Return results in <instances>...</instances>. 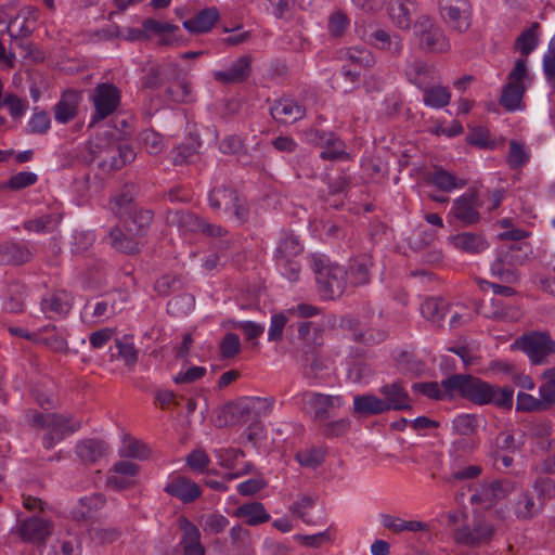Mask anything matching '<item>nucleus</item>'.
<instances>
[{
	"mask_svg": "<svg viewBox=\"0 0 555 555\" xmlns=\"http://www.w3.org/2000/svg\"><path fill=\"white\" fill-rule=\"evenodd\" d=\"M449 393L476 404H492L500 409L513 408L514 389L509 386L499 387L470 374H454L441 380Z\"/></svg>",
	"mask_w": 555,
	"mask_h": 555,
	"instance_id": "1",
	"label": "nucleus"
},
{
	"mask_svg": "<svg viewBox=\"0 0 555 555\" xmlns=\"http://www.w3.org/2000/svg\"><path fill=\"white\" fill-rule=\"evenodd\" d=\"M91 162L98 160V166L104 171L117 170L135 158L131 145L124 143L113 134L96 135L88 142Z\"/></svg>",
	"mask_w": 555,
	"mask_h": 555,
	"instance_id": "2",
	"label": "nucleus"
},
{
	"mask_svg": "<svg viewBox=\"0 0 555 555\" xmlns=\"http://www.w3.org/2000/svg\"><path fill=\"white\" fill-rule=\"evenodd\" d=\"M311 268L315 274L318 293L325 300L339 298L348 286V272L338 263L331 262L322 254L309 256Z\"/></svg>",
	"mask_w": 555,
	"mask_h": 555,
	"instance_id": "3",
	"label": "nucleus"
},
{
	"mask_svg": "<svg viewBox=\"0 0 555 555\" xmlns=\"http://www.w3.org/2000/svg\"><path fill=\"white\" fill-rule=\"evenodd\" d=\"M414 35L418 40L420 48L426 52L446 53L451 48L443 29L427 15H422L416 20Z\"/></svg>",
	"mask_w": 555,
	"mask_h": 555,
	"instance_id": "4",
	"label": "nucleus"
},
{
	"mask_svg": "<svg viewBox=\"0 0 555 555\" xmlns=\"http://www.w3.org/2000/svg\"><path fill=\"white\" fill-rule=\"evenodd\" d=\"M208 204L214 211L221 209L225 212L232 211L240 222H246L249 217L245 201L240 197L235 189L224 184L216 185L210 190Z\"/></svg>",
	"mask_w": 555,
	"mask_h": 555,
	"instance_id": "5",
	"label": "nucleus"
},
{
	"mask_svg": "<svg viewBox=\"0 0 555 555\" xmlns=\"http://www.w3.org/2000/svg\"><path fill=\"white\" fill-rule=\"evenodd\" d=\"M527 64L524 59L517 60L513 70L507 76L500 98V104L508 112L522 108V98L526 92L524 79L527 76Z\"/></svg>",
	"mask_w": 555,
	"mask_h": 555,
	"instance_id": "6",
	"label": "nucleus"
},
{
	"mask_svg": "<svg viewBox=\"0 0 555 555\" xmlns=\"http://www.w3.org/2000/svg\"><path fill=\"white\" fill-rule=\"evenodd\" d=\"M90 100L94 111L90 127L114 114L120 105L121 92L111 82L99 83L91 92Z\"/></svg>",
	"mask_w": 555,
	"mask_h": 555,
	"instance_id": "7",
	"label": "nucleus"
},
{
	"mask_svg": "<svg viewBox=\"0 0 555 555\" xmlns=\"http://www.w3.org/2000/svg\"><path fill=\"white\" fill-rule=\"evenodd\" d=\"M517 343L533 364L547 363V358L555 354V340L547 332H533L524 335Z\"/></svg>",
	"mask_w": 555,
	"mask_h": 555,
	"instance_id": "8",
	"label": "nucleus"
},
{
	"mask_svg": "<svg viewBox=\"0 0 555 555\" xmlns=\"http://www.w3.org/2000/svg\"><path fill=\"white\" fill-rule=\"evenodd\" d=\"M439 13L443 22L460 34L470 27L472 7L468 0H439Z\"/></svg>",
	"mask_w": 555,
	"mask_h": 555,
	"instance_id": "9",
	"label": "nucleus"
},
{
	"mask_svg": "<svg viewBox=\"0 0 555 555\" xmlns=\"http://www.w3.org/2000/svg\"><path fill=\"white\" fill-rule=\"evenodd\" d=\"M494 534L492 524L483 519L467 520L454 529V540L457 544L467 546H479L488 543Z\"/></svg>",
	"mask_w": 555,
	"mask_h": 555,
	"instance_id": "10",
	"label": "nucleus"
},
{
	"mask_svg": "<svg viewBox=\"0 0 555 555\" xmlns=\"http://www.w3.org/2000/svg\"><path fill=\"white\" fill-rule=\"evenodd\" d=\"M179 526L182 535L179 543L168 555H206V548L201 541L199 529L185 517L180 518Z\"/></svg>",
	"mask_w": 555,
	"mask_h": 555,
	"instance_id": "11",
	"label": "nucleus"
},
{
	"mask_svg": "<svg viewBox=\"0 0 555 555\" xmlns=\"http://www.w3.org/2000/svg\"><path fill=\"white\" fill-rule=\"evenodd\" d=\"M304 408L313 413L315 420L324 421L331 416V412L344 405L340 396L324 395L321 392L306 391L300 395Z\"/></svg>",
	"mask_w": 555,
	"mask_h": 555,
	"instance_id": "12",
	"label": "nucleus"
},
{
	"mask_svg": "<svg viewBox=\"0 0 555 555\" xmlns=\"http://www.w3.org/2000/svg\"><path fill=\"white\" fill-rule=\"evenodd\" d=\"M31 424L47 428L57 436L62 435L63 438L74 434L81 427L80 421L56 413H35L31 417Z\"/></svg>",
	"mask_w": 555,
	"mask_h": 555,
	"instance_id": "13",
	"label": "nucleus"
},
{
	"mask_svg": "<svg viewBox=\"0 0 555 555\" xmlns=\"http://www.w3.org/2000/svg\"><path fill=\"white\" fill-rule=\"evenodd\" d=\"M479 206L478 192L470 189L453 201L450 214L464 225H470L477 223L480 219Z\"/></svg>",
	"mask_w": 555,
	"mask_h": 555,
	"instance_id": "14",
	"label": "nucleus"
},
{
	"mask_svg": "<svg viewBox=\"0 0 555 555\" xmlns=\"http://www.w3.org/2000/svg\"><path fill=\"white\" fill-rule=\"evenodd\" d=\"M509 489L511 482L507 480L483 482L475 489L469 501L472 504H480L483 508H491L507 495Z\"/></svg>",
	"mask_w": 555,
	"mask_h": 555,
	"instance_id": "15",
	"label": "nucleus"
},
{
	"mask_svg": "<svg viewBox=\"0 0 555 555\" xmlns=\"http://www.w3.org/2000/svg\"><path fill=\"white\" fill-rule=\"evenodd\" d=\"M307 139L309 142L324 147L320 153L323 159L337 160L347 155L341 140L334 132L311 129L307 132Z\"/></svg>",
	"mask_w": 555,
	"mask_h": 555,
	"instance_id": "16",
	"label": "nucleus"
},
{
	"mask_svg": "<svg viewBox=\"0 0 555 555\" xmlns=\"http://www.w3.org/2000/svg\"><path fill=\"white\" fill-rule=\"evenodd\" d=\"M251 64L253 57L250 55H242L232 62L229 68L212 72V77L222 85L242 83L249 78Z\"/></svg>",
	"mask_w": 555,
	"mask_h": 555,
	"instance_id": "17",
	"label": "nucleus"
},
{
	"mask_svg": "<svg viewBox=\"0 0 555 555\" xmlns=\"http://www.w3.org/2000/svg\"><path fill=\"white\" fill-rule=\"evenodd\" d=\"M379 393L383 396L387 412L411 410V398L401 380L380 386Z\"/></svg>",
	"mask_w": 555,
	"mask_h": 555,
	"instance_id": "18",
	"label": "nucleus"
},
{
	"mask_svg": "<svg viewBox=\"0 0 555 555\" xmlns=\"http://www.w3.org/2000/svg\"><path fill=\"white\" fill-rule=\"evenodd\" d=\"M18 533L23 541L40 544L51 535L52 522L34 516L21 522Z\"/></svg>",
	"mask_w": 555,
	"mask_h": 555,
	"instance_id": "19",
	"label": "nucleus"
},
{
	"mask_svg": "<svg viewBox=\"0 0 555 555\" xmlns=\"http://www.w3.org/2000/svg\"><path fill=\"white\" fill-rule=\"evenodd\" d=\"M270 114L280 124H294L306 115L305 106L293 99L276 100L270 107Z\"/></svg>",
	"mask_w": 555,
	"mask_h": 555,
	"instance_id": "20",
	"label": "nucleus"
},
{
	"mask_svg": "<svg viewBox=\"0 0 555 555\" xmlns=\"http://www.w3.org/2000/svg\"><path fill=\"white\" fill-rule=\"evenodd\" d=\"M33 258L30 247L22 242L7 241L0 244V264L22 266Z\"/></svg>",
	"mask_w": 555,
	"mask_h": 555,
	"instance_id": "21",
	"label": "nucleus"
},
{
	"mask_svg": "<svg viewBox=\"0 0 555 555\" xmlns=\"http://www.w3.org/2000/svg\"><path fill=\"white\" fill-rule=\"evenodd\" d=\"M169 495L179 499L183 503H192L202 495L201 487L184 476L172 478L164 488Z\"/></svg>",
	"mask_w": 555,
	"mask_h": 555,
	"instance_id": "22",
	"label": "nucleus"
},
{
	"mask_svg": "<svg viewBox=\"0 0 555 555\" xmlns=\"http://www.w3.org/2000/svg\"><path fill=\"white\" fill-rule=\"evenodd\" d=\"M138 192L135 184H125L120 192L109 199V210L119 219L130 216L137 208L134 199Z\"/></svg>",
	"mask_w": 555,
	"mask_h": 555,
	"instance_id": "23",
	"label": "nucleus"
},
{
	"mask_svg": "<svg viewBox=\"0 0 555 555\" xmlns=\"http://www.w3.org/2000/svg\"><path fill=\"white\" fill-rule=\"evenodd\" d=\"M220 14L216 7L205 8L192 17L183 21V27L193 35L206 34L219 21Z\"/></svg>",
	"mask_w": 555,
	"mask_h": 555,
	"instance_id": "24",
	"label": "nucleus"
},
{
	"mask_svg": "<svg viewBox=\"0 0 555 555\" xmlns=\"http://www.w3.org/2000/svg\"><path fill=\"white\" fill-rule=\"evenodd\" d=\"M108 452V444L101 439H83L75 448L76 455L85 464H95Z\"/></svg>",
	"mask_w": 555,
	"mask_h": 555,
	"instance_id": "25",
	"label": "nucleus"
},
{
	"mask_svg": "<svg viewBox=\"0 0 555 555\" xmlns=\"http://www.w3.org/2000/svg\"><path fill=\"white\" fill-rule=\"evenodd\" d=\"M416 10L417 4L413 0H396L389 3L388 15L396 27L409 30L412 24V15Z\"/></svg>",
	"mask_w": 555,
	"mask_h": 555,
	"instance_id": "26",
	"label": "nucleus"
},
{
	"mask_svg": "<svg viewBox=\"0 0 555 555\" xmlns=\"http://www.w3.org/2000/svg\"><path fill=\"white\" fill-rule=\"evenodd\" d=\"M373 257L369 254L359 255L350 260L348 272V284L352 286L365 285L371 280Z\"/></svg>",
	"mask_w": 555,
	"mask_h": 555,
	"instance_id": "27",
	"label": "nucleus"
},
{
	"mask_svg": "<svg viewBox=\"0 0 555 555\" xmlns=\"http://www.w3.org/2000/svg\"><path fill=\"white\" fill-rule=\"evenodd\" d=\"M408 80L420 89L428 87L436 78V69L422 60L408 62L404 69Z\"/></svg>",
	"mask_w": 555,
	"mask_h": 555,
	"instance_id": "28",
	"label": "nucleus"
},
{
	"mask_svg": "<svg viewBox=\"0 0 555 555\" xmlns=\"http://www.w3.org/2000/svg\"><path fill=\"white\" fill-rule=\"evenodd\" d=\"M40 306L42 312L50 319L54 315L64 317L72 308V299L65 291H56L44 296Z\"/></svg>",
	"mask_w": 555,
	"mask_h": 555,
	"instance_id": "29",
	"label": "nucleus"
},
{
	"mask_svg": "<svg viewBox=\"0 0 555 555\" xmlns=\"http://www.w3.org/2000/svg\"><path fill=\"white\" fill-rule=\"evenodd\" d=\"M302 249L298 237L294 233L284 231L281 233L273 254L274 262L285 263V260L296 259L302 253Z\"/></svg>",
	"mask_w": 555,
	"mask_h": 555,
	"instance_id": "30",
	"label": "nucleus"
},
{
	"mask_svg": "<svg viewBox=\"0 0 555 555\" xmlns=\"http://www.w3.org/2000/svg\"><path fill=\"white\" fill-rule=\"evenodd\" d=\"M62 219L63 212L61 209L54 208L49 214L24 221L23 228L34 233H52L57 230Z\"/></svg>",
	"mask_w": 555,
	"mask_h": 555,
	"instance_id": "31",
	"label": "nucleus"
},
{
	"mask_svg": "<svg viewBox=\"0 0 555 555\" xmlns=\"http://www.w3.org/2000/svg\"><path fill=\"white\" fill-rule=\"evenodd\" d=\"M79 94L74 90L63 92L60 101L54 105V118L60 124H67L78 113Z\"/></svg>",
	"mask_w": 555,
	"mask_h": 555,
	"instance_id": "32",
	"label": "nucleus"
},
{
	"mask_svg": "<svg viewBox=\"0 0 555 555\" xmlns=\"http://www.w3.org/2000/svg\"><path fill=\"white\" fill-rule=\"evenodd\" d=\"M544 508V502L534 500L529 491H522L518 494L513 505V511L517 519L531 520L538 516Z\"/></svg>",
	"mask_w": 555,
	"mask_h": 555,
	"instance_id": "33",
	"label": "nucleus"
},
{
	"mask_svg": "<svg viewBox=\"0 0 555 555\" xmlns=\"http://www.w3.org/2000/svg\"><path fill=\"white\" fill-rule=\"evenodd\" d=\"M370 43L378 50L385 51L392 56L401 55L403 42L400 35L389 34L384 29H377L370 35Z\"/></svg>",
	"mask_w": 555,
	"mask_h": 555,
	"instance_id": "34",
	"label": "nucleus"
},
{
	"mask_svg": "<svg viewBox=\"0 0 555 555\" xmlns=\"http://www.w3.org/2000/svg\"><path fill=\"white\" fill-rule=\"evenodd\" d=\"M36 344L42 345L54 352L67 353L68 343L63 332L55 326H46L37 332Z\"/></svg>",
	"mask_w": 555,
	"mask_h": 555,
	"instance_id": "35",
	"label": "nucleus"
},
{
	"mask_svg": "<svg viewBox=\"0 0 555 555\" xmlns=\"http://www.w3.org/2000/svg\"><path fill=\"white\" fill-rule=\"evenodd\" d=\"M426 183L436 186L439 191L450 193L455 189L463 188L466 182L457 179L454 175L443 169L436 168L434 171L426 172L424 176Z\"/></svg>",
	"mask_w": 555,
	"mask_h": 555,
	"instance_id": "36",
	"label": "nucleus"
},
{
	"mask_svg": "<svg viewBox=\"0 0 555 555\" xmlns=\"http://www.w3.org/2000/svg\"><path fill=\"white\" fill-rule=\"evenodd\" d=\"M204 218L189 211L176 210L167 216L170 225L177 227L182 232L199 233Z\"/></svg>",
	"mask_w": 555,
	"mask_h": 555,
	"instance_id": "37",
	"label": "nucleus"
},
{
	"mask_svg": "<svg viewBox=\"0 0 555 555\" xmlns=\"http://www.w3.org/2000/svg\"><path fill=\"white\" fill-rule=\"evenodd\" d=\"M138 237L134 234L127 235L119 228H114L108 233V243L120 253L133 255L141 249V243Z\"/></svg>",
	"mask_w": 555,
	"mask_h": 555,
	"instance_id": "38",
	"label": "nucleus"
},
{
	"mask_svg": "<svg viewBox=\"0 0 555 555\" xmlns=\"http://www.w3.org/2000/svg\"><path fill=\"white\" fill-rule=\"evenodd\" d=\"M449 308V302L443 298L430 297L421 305V313L426 320L441 326Z\"/></svg>",
	"mask_w": 555,
	"mask_h": 555,
	"instance_id": "39",
	"label": "nucleus"
},
{
	"mask_svg": "<svg viewBox=\"0 0 555 555\" xmlns=\"http://www.w3.org/2000/svg\"><path fill=\"white\" fill-rule=\"evenodd\" d=\"M234 515L244 518L249 526H258L270 520V515L261 502H250L238 506Z\"/></svg>",
	"mask_w": 555,
	"mask_h": 555,
	"instance_id": "40",
	"label": "nucleus"
},
{
	"mask_svg": "<svg viewBox=\"0 0 555 555\" xmlns=\"http://www.w3.org/2000/svg\"><path fill=\"white\" fill-rule=\"evenodd\" d=\"M353 412L359 415H378L387 412L382 398L372 393L360 395L353 398Z\"/></svg>",
	"mask_w": 555,
	"mask_h": 555,
	"instance_id": "41",
	"label": "nucleus"
},
{
	"mask_svg": "<svg viewBox=\"0 0 555 555\" xmlns=\"http://www.w3.org/2000/svg\"><path fill=\"white\" fill-rule=\"evenodd\" d=\"M301 369L304 377L317 379L327 369V364L315 349H308L301 357Z\"/></svg>",
	"mask_w": 555,
	"mask_h": 555,
	"instance_id": "42",
	"label": "nucleus"
},
{
	"mask_svg": "<svg viewBox=\"0 0 555 555\" xmlns=\"http://www.w3.org/2000/svg\"><path fill=\"white\" fill-rule=\"evenodd\" d=\"M453 243L457 249L469 254H479L489 246L482 235L469 232L455 235Z\"/></svg>",
	"mask_w": 555,
	"mask_h": 555,
	"instance_id": "43",
	"label": "nucleus"
},
{
	"mask_svg": "<svg viewBox=\"0 0 555 555\" xmlns=\"http://www.w3.org/2000/svg\"><path fill=\"white\" fill-rule=\"evenodd\" d=\"M26 291V285L20 281L9 283L7 288V309L16 313L24 311Z\"/></svg>",
	"mask_w": 555,
	"mask_h": 555,
	"instance_id": "44",
	"label": "nucleus"
},
{
	"mask_svg": "<svg viewBox=\"0 0 555 555\" xmlns=\"http://www.w3.org/2000/svg\"><path fill=\"white\" fill-rule=\"evenodd\" d=\"M326 454V448L313 446L299 450L295 454V460L300 466L314 469L323 464Z\"/></svg>",
	"mask_w": 555,
	"mask_h": 555,
	"instance_id": "45",
	"label": "nucleus"
},
{
	"mask_svg": "<svg viewBox=\"0 0 555 555\" xmlns=\"http://www.w3.org/2000/svg\"><path fill=\"white\" fill-rule=\"evenodd\" d=\"M168 98L176 103H186L194 100L191 82L185 78H177L166 90Z\"/></svg>",
	"mask_w": 555,
	"mask_h": 555,
	"instance_id": "46",
	"label": "nucleus"
},
{
	"mask_svg": "<svg viewBox=\"0 0 555 555\" xmlns=\"http://www.w3.org/2000/svg\"><path fill=\"white\" fill-rule=\"evenodd\" d=\"M422 90L424 91L423 102L426 106L434 108H442L450 103L451 93L448 87L428 86L423 88Z\"/></svg>",
	"mask_w": 555,
	"mask_h": 555,
	"instance_id": "47",
	"label": "nucleus"
},
{
	"mask_svg": "<svg viewBox=\"0 0 555 555\" xmlns=\"http://www.w3.org/2000/svg\"><path fill=\"white\" fill-rule=\"evenodd\" d=\"M490 310L486 317L496 321H517L520 317V311L515 306L504 305L501 300L492 299L490 302Z\"/></svg>",
	"mask_w": 555,
	"mask_h": 555,
	"instance_id": "48",
	"label": "nucleus"
},
{
	"mask_svg": "<svg viewBox=\"0 0 555 555\" xmlns=\"http://www.w3.org/2000/svg\"><path fill=\"white\" fill-rule=\"evenodd\" d=\"M128 217L131 219V223L134 227V229L129 227L128 231L134 232L135 236H142L150 229L154 219V214L150 209L135 208Z\"/></svg>",
	"mask_w": 555,
	"mask_h": 555,
	"instance_id": "49",
	"label": "nucleus"
},
{
	"mask_svg": "<svg viewBox=\"0 0 555 555\" xmlns=\"http://www.w3.org/2000/svg\"><path fill=\"white\" fill-rule=\"evenodd\" d=\"M552 433V424L548 421H541L534 423L530 427V435L533 438L540 439L539 447L544 451H555V440H547Z\"/></svg>",
	"mask_w": 555,
	"mask_h": 555,
	"instance_id": "50",
	"label": "nucleus"
},
{
	"mask_svg": "<svg viewBox=\"0 0 555 555\" xmlns=\"http://www.w3.org/2000/svg\"><path fill=\"white\" fill-rule=\"evenodd\" d=\"M538 23H533L529 28L524 30L515 41V49L524 56L530 54L538 46L537 29Z\"/></svg>",
	"mask_w": 555,
	"mask_h": 555,
	"instance_id": "51",
	"label": "nucleus"
},
{
	"mask_svg": "<svg viewBox=\"0 0 555 555\" xmlns=\"http://www.w3.org/2000/svg\"><path fill=\"white\" fill-rule=\"evenodd\" d=\"M344 57L360 67H372L375 64L374 54L366 48H349L345 51Z\"/></svg>",
	"mask_w": 555,
	"mask_h": 555,
	"instance_id": "52",
	"label": "nucleus"
},
{
	"mask_svg": "<svg viewBox=\"0 0 555 555\" xmlns=\"http://www.w3.org/2000/svg\"><path fill=\"white\" fill-rule=\"evenodd\" d=\"M414 391H417L430 399L441 400V399H451L454 397V393H449L442 385L437 382H425V383H415L412 386Z\"/></svg>",
	"mask_w": 555,
	"mask_h": 555,
	"instance_id": "53",
	"label": "nucleus"
},
{
	"mask_svg": "<svg viewBox=\"0 0 555 555\" xmlns=\"http://www.w3.org/2000/svg\"><path fill=\"white\" fill-rule=\"evenodd\" d=\"M522 247L519 244H512L508 247H502L498 249L496 259L502 263H506L507 267L516 269L525 261V256H520Z\"/></svg>",
	"mask_w": 555,
	"mask_h": 555,
	"instance_id": "54",
	"label": "nucleus"
},
{
	"mask_svg": "<svg viewBox=\"0 0 555 555\" xmlns=\"http://www.w3.org/2000/svg\"><path fill=\"white\" fill-rule=\"evenodd\" d=\"M454 433L461 436H473L478 428V418L474 414H461L452 421Z\"/></svg>",
	"mask_w": 555,
	"mask_h": 555,
	"instance_id": "55",
	"label": "nucleus"
},
{
	"mask_svg": "<svg viewBox=\"0 0 555 555\" xmlns=\"http://www.w3.org/2000/svg\"><path fill=\"white\" fill-rule=\"evenodd\" d=\"M115 347L117 349V357L125 362L126 366L132 367L135 365L138 362V350L127 337L116 338Z\"/></svg>",
	"mask_w": 555,
	"mask_h": 555,
	"instance_id": "56",
	"label": "nucleus"
},
{
	"mask_svg": "<svg viewBox=\"0 0 555 555\" xmlns=\"http://www.w3.org/2000/svg\"><path fill=\"white\" fill-rule=\"evenodd\" d=\"M482 473L480 465H467L464 467L454 468L450 475L444 476L443 480L447 483H455L463 480H473L478 478Z\"/></svg>",
	"mask_w": 555,
	"mask_h": 555,
	"instance_id": "57",
	"label": "nucleus"
},
{
	"mask_svg": "<svg viewBox=\"0 0 555 555\" xmlns=\"http://www.w3.org/2000/svg\"><path fill=\"white\" fill-rule=\"evenodd\" d=\"M545 382L540 386L539 393L544 405H555V366L543 373Z\"/></svg>",
	"mask_w": 555,
	"mask_h": 555,
	"instance_id": "58",
	"label": "nucleus"
},
{
	"mask_svg": "<svg viewBox=\"0 0 555 555\" xmlns=\"http://www.w3.org/2000/svg\"><path fill=\"white\" fill-rule=\"evenodd\" d=\"M241 449L221 448L216 451L218 465L230 470H234L240 459L244 457Z\"/></svg>",
	"mask_w": 555,
	"mask_h": 555,
	"instance_id": "59",
	"label": "nucleus"
},
{
	"mask_svg": "<svg viewBox=\"0 0 555 555\" xmlns=\"http://www.w3.org/2000/svg\"><path fill=\"white\" fill-rule=\"evenodd\" d=\"M315 498L312 495H301L296 502L289 506V512L293 516L301 519L304 522L310 525L311 519L308 516V511L314 506Z\"/></svg>",
	"mask_w": 555,
	"mask_h": 555,
	"instance_id": "60",
	"label": "nucleus"
},
{
	"mask_svg": "<svg viewBox=\"0 0 555 555\" xmlns=\"http://www.w3.org/2000/svg\"><path fill=\"white\" fill-rule=\"evenodd\" d=\"M219 349L221 358H234L241 352V341L238 335L235 333H227L220 341Z\"/></svg>",
	"mask_w": 555,
	"mask_h": 555,
	"instance_id": "61",
	"label": "nucleus"
},
{
	"mask_svg": "<svg viewBox=\"0 0 555 555\" xmlns=\"http://www.w3.org/2000/svg\"><path fill=\"white\" fill-rule=\"evenodd\" d=\"M490 270L493 276L500 279L504 283L513 284L519 280V274L516 269L507 267L506 263H502L496 258L492 262Z\"/></svg>",
	"mask_w": 555,
	"mask_h": 555,
	"instance_id": "62",
	"label": "nucleus"
},
{
	"mask_svg": "<svg viewBox=\"0 0 555 555\" xmlns=\"http://www.w3.org/2000/svg\"><path fill=\"white\" fill-rule=\"evenodd\" d=\"M193 143H182L178 145L173 151L172 162L176 166L186 165L192 162L193 157L197 154V147Z\"/></svg>",
	"mask_w": 555,
	"mask_h": 555,
	"instance_id": "63",
	"label": "nucleus"
},
{
	"mask_svg": "<svg viewBox=\"0 0 555 555\" xmlns=\"http://www.w3.org/2000/svg\"><path fill=\"white\" fill-rule=\"evenodd\" d=\"M532 488L538 493V500L541 502L555 498V481L548 477L537 478Z\"/></svg>",
	"mask_w": 555,
	"mask_h": 555,
	"instance_id": "64",
	"label": "nucleus"
}]
</instances>
